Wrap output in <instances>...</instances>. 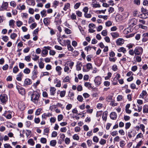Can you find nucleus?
<instances>
[{
  "label": "nucleus",
  "instance_id": "f704fd0d",
  "mask_svg": "<svg viewBox=\"0 0 148 148\" xmlns=\"http://www.w3.org/2000/svg\"><path fill=\"white\" fill-rule=\"evenodd\" d=\"M44 63L42 62V61H40L39 63V67L40 69H42L44 68Z\"/></svg>",
  "mask_w": 148,
  "mask_h": 148
},
{
  "label": "nucleus",
  "instance_id": "ea45409f",
  "mask_svg": "<svg viewBox=\"0 0 148 148\" xmlns=\"http://www.w3.org/2000/svg\"><path fill=\"white\" fill-rule=\"evenodd\" d=\"M16 25L18 27H20L23 24L22 22L20 21H18L16 22Z\"/></svg>",
  "mask_w": 148,
  "mask_h": 148
},
{
  "label": "nucleus",
  "instance_id": "20e7f679",
  "mask_svg": "<svg viewBox=\"0 0 148 148\" xmlns=\"http://www.w3.org/2000/svg\"><path fill=\"white\" fill-rule=\"evenodd\" d=\"M8 97L6 95L3 94L0 96V99L1 102L3 103H5L8 100Z\"/></svg>",
  "mask_w": 148,
  "mask_h": 148
},
{
  "label": "nucleus",
  "instance_id": "2f4dec72",
  "mask_svg": "<svg viewBox=\"0 0 148 148\" xmlns=\"http://www.w3.org/2000/svg\"><path fill=\"white\" fill-rule=\"evenodd\" d=\"M93 141L95 143H98L99 141V139L97 136H94L92 138Z\"/></svg>",
  "mask_w": 148,
  "mask_h": 148
},
{
  "label": "nucleus",
  "instance_id": "f8f14e48",
  "mask_svg": "<svg viewBox=\"0 0 148 148\" xmlns=\"http://www.w3.org/2000/svg\"><path fill=\"white\" fill-rule=\"evenodd\" d=\"M82 66V65L81 62H77L76 66L77 70V71L80 70L81 69Z\"/></svg>",
  "mask_w": 148,
  "mask_h": 148
},
{
  "label": "nucleus",
  "instance_id": "bb28decb",
  "mask_svg": "<svg viewBox=\"0 0 148 148\" xmlns=\"http://www.w3.org/2000/svg\"><path fill=\"white\" fill-rule=\"evenodd\" d=\"M28 143L32 145H34V142L32 139H30L28 140Z\"/></svg>",
  "mask_w": 148,
  "mask_h": 148
},
{
  "label": "nucleus",
  "instance_id": "1a4fd4ad",
  "mask_svg": "<svg viewBox=\"0 0 148 148\" xmlns=\"http://www.w3.org/2000/svg\"><path fill=\"white\" fill-rule=\"evenodd\" d=\"M56 89L55 87H51L50 89V95H54L56 93Z\"/></svg>",
  "mask_w": 148,
  "mask_h": 148
},
{
  "label": "nucleus",
  "instance_id": "3c124183",
  "mask_svg": "<svg viewBox=\"0 0 148 148\" xmlns=\"http://www.w3.org/2000/svg\"><path fill=\"white\" fill-rule=\"evenodd\" d=\"M92 7L93 8H99L101 7L100 5L99 4H97V3H95V4H92Z\"/></svg>",
  "mask_w": 148,
  "mask_h": 148
},
{
  "label": "nucleus",
  "instance_id": "79ce46f5",
  "mask_svg": "<svg viewBox=\"0 0 148 148\" xmlns=\"http://www.w3.org/2000/svg\"><path fill=\"white\" fill-rule=\"evenodd\" d=\"M131 125V124L130 122L127 123L125 124V128L126 129H127L129 128Z\"/></svg>",
  "mask_w": 148,
  "mask_h": 148
},
{
  "label": "nucleus",
  "instance_id": "a19ab883",
  "mask_svg": "<svg viewBox=\"0 0 148 148\" xmlns=\"http://www.w3.org/2000/svg\"><path fill=\"white\" fill-rule=\"evenodd\" d=\"M25 60L27 62H30L31 61V59L30 56H27L25 57Z\"/></svg>",
  "mask_w": 148,
  "mask_h": 148
},
{
  "label": "nucleus",
  "instance_id": "4be33fe9",
  "mask_svg": "<svg viewBox=\"0 0 148 148\" xmlns=\"http://www.w3.org/2000/svg\"><path fill=\"white\" fill-rule=\"evenodd\" d=\"M119 52H123L124 53H125L126 52V50L125 48L123 47H120L118 50Z\"/></svg>",
  "mask_w": 148,
  "mask_h": 148
},
{
  "label": "nucleus",
  "instance_id": "dca6fc26",
  "mask_svg": "<svg viewBox=\"0 0 148 148\" xmlns=\"http://www.w3.org/2000/svg\"><path fill=\"white\" fill-rule=\"evenodd\" d=\"M143 108L144 113H148V106L145 105L143 106Z\"/></svg>",
  "mask_w": 148,
  "mask_h": 148
},
{
  "label": "nucleus",
  "instance_id": "5701e85b",
  "mask_svg": "<svg viewBox=\"0 0 148 148\" xmlns=\"http://www.w3.org/2000/svg\"><path fill=\"white\" fill-rule=\"evenodd\" d=\"M41 15L42 16V17H43L44 16H47L46 14V11L45 10H43L41 12H40Z\"/></svg>",
  "mask_w": 148,
  "mask_h": 148
},
{
  "label": "nucleus",
  "instance_id": "72a5a7b5",
  "mask_svg": "<svg viewBox=\"0 0 148 148\" xmlns=\"http://www.w3.org/2000/svg\"><path fill=\"white\" fill-rule=\"evenodd\" d=\"M17 36V34L14 33L11 34L10 37L11 39H14Z\"/></svg>",
  "mask_w": 148,
  "mask_h": 148
},
{
  "label": "nucleus",
  "instance_id": "412c9836",
  "mask_svg": "<svg viewBox=\"0 0 148 148\" xmlns=\"http://www.w3.org/2000/svg\"><path fill=\"white\" fill-rule=\"evenodd\" d=\"M111 36L113 38H117L119 36V34L116 32H112L110 34Z\"/></svg>",
  "mask_w": 148,
  "mask_h": 148
},
{
  "label": "nucleus",
  "instance_id": "0eeeda50",
  "mask_svg": "<svg viewBox=\"0 0 148 148\" xmlns=\"http://www.w3.org/2000/svg\"><path fill=\"white\" fill-rule=\"evenodd\" d=\"M137 20L135 18L132 19L130 21L129 23H130V26H133L137 24Z\"/></svg>",
  "mask_w": 148,
  "mask_h": 148
},
{
  "label": "nucleus",
  "instance_id": "7ed1b4c3",
  "mask_svg": "<svg viewBox=\"0 0 148 148\" xmlns=\"http://www.w3.org/2000/svg\"><path fill=\"white\" fill-rule=\"evenodd\" d=\"M102 79V78L99 76L95 77L94 82L97 86H99L101 84Z\"/></svg>",
  "mask_w": 148,
  "mask_h": 148
},
{
  "label": "nucleus",
  "instance_id": "e2e57ef3",
  "mask_svg": "<svg viewBox=\"0 0 148 148\" xmlns=\"http://www.w3.org/2000/svg\"><path fill=\"white\" fill-rule=\"evenodd\" d=\"M68 49L69 51H73L74 50L73 48L71 46V45H67Z\"/></svg>",
  "mask_w": 148,
  "mask_h": 148
},
{
  "label": "nucleus",
  "instance_id": "864d4df0",
  "mask_svg": "<svg viewBox=\"0 0 148 148\" xmlns=\"http://www.w3.org/2000/svg\"><path fill=\"white\" fill-rule=\"evenodd\" d=\"M63 116L62 114H60L58 116V121H60L63 119Z\"/></svg>",
  "mask_w": 148,
  "mask_h": 148
},
{
  "label": "nucleus",
  "instance_id": "6e6552de",
  "mask_svg": "<svg viewBox=\"0 0 148 148\" xmlns=\"http://www.w3.org/2000/svg\"><path fill=\"white\" fill-rule=\"evenodd\" d=\"M116 42L118 45H121L124 43V40L122 38H119L117 40Z\"/></svg>",
  "mask_w": 148,
  "mask_h": 148
},
{
  "label": "nucleus",
  "instance_id": "473e14b6",
  "mask_svg": "<svg viewBox=\"0 0 148 148\" xmlns=\"http://www.w3.org/2000/svg\"><path fill=\"white\" fill-rule=\"evenodd\" d=\"M30 72V70L28 68H26L23 71V72L24 73L26 74H29Z\"/></svg>",
  "mask_w": 148,
  "mask_h": 148
},
{
  "label": "nucleus",
  "instance_id": "4c0bfd02",
  "mask_svg": "<svg viewBox=\"0 0 148 148\" xmlns=\"http://www.w3.org/2000/svg\"><path fill=\"white\" fill-rule=\"evenodd\" d=\"M48 19V18H45L43 20L44 23L46 26H47L49 24L47 21Z\"/></svg>",
  "mask_w": 148,
  "mask_h": 148
},
{
  "label": "nucleus",
  "instance_id": "de8ad7c7",
  "mask_svg": "<svg viewBox=\"0 0 148 148\" xmlns=\"http://www.w3.org/2000/svg\"><path fill=\"white\" fill-rule=\"evenodd\" d=\"M65 33L67 34H69L71 33V31L67 28H66L64 30Z\"/></svg>",
  "mask_w": 148,
  "mask_h": 148
},
{
  "label": "nucleus",
  "instance_id": "b1692460",
  "mask_svg": "<svg viewBox=\"0 0 148 148\" xmlns=\"http://www.w3.org/2000/svg\"><path fill=\"white\" fill-rule=\"evenodd\" d=\"M8 3L7 2H4L2 5V8L4 9H6L8 8Z\"/></svg>",
  "mask_w": 148,
  "mask_h": 148
},
{
  "label": "nucleus",
  "instance_id": "774afa93",
  "mask_svg": "<svg viewBox=\"0 0 148 148\" xmlns=\"http://www.w3.org/2000/svg\"><path fill=\"white\" fill-rule=\"evenodd\" d=\"M73 138L74 139L78 140L79 139V136L77 135V134H74L73 136Z\"/></svg>",
  "mask_w": 148,
  "mask_h": 148
},
{
  "label": "nucleus",
  "instance_id": "c85d7f7f",
  "mask_svg": "<svg viewBox=\"0 0 148 148\" xmlns=\"http://www.w3.org/2000/svg\"><path fill=\"white\" fill-rule=\"evenodd\" d=\"M65 67L64 69L65 72H67L69 70V68L68 67V64L66 63L65 65Z\"/></svg>",
  "mask_w": 148,
  "mask_h": 148
},
{
  "label": "nucleus",
  "instance_id": "8fccbe9b",
  "mask_svg": "<svg viewBox=\"0 0 148 148\" xmlns=\"http://www.w3.org/2000/svg\"><path fill=\"white\" fill-rule=\"evenodd\" d=\"M37 25V24L36 23H34L30 26V27L32 29H33Z\"/></svg>",
  "mask_w": 148,
  "mask_h": 148
},
{
  "label": "nucleus",
  "instance_id": "603ef678",
  "mask_svg": "<svg viewBox=\"0 0 148 148\" xmlns=\"http://www.w3.org/2000/svg\"><path fill=\"white\" fill-rule=\"evenodd\" d=\"M140 128L142 131L143 132V133L145 132V126L143 124H140Z\"/></svg>",
  "mask_w": 148,
  "mask_h": 148
},
{
  "label": "nucleus",
  "instance_id": "a211bd4d",
  "mask_svg": "<svg viewBox=\"0 0 148 148\" xmlns=\"http://www.w3.org/2000/svg\"><path fill=\"white\" fill-rule=\"evenodd\" d=\"M143 141L142 140L140 141L137 144L136 147L133 146V148H139L142 144Z\"/></svg>",
  "mask_w": 148,
  "mask_h": 148
},
{
  "label": "nucleus",
  "instance_id": "a18cd8bd",
  "mask_svg": "<svg viewBox=\"0 0 148 148\" xmlns=\"http://www.w3.org/2000/svg\"><path fill=\"white\" fill-rule=\"evenodd\" d=\"M40 141L41 143L45 144L47 142V139L44 138H42L40 139Z\"/></svg>",
  "mask_w": 148,
  "mask_h": 148
},
{
  "label": "nucleus",
  "instance_id": "c756f323",
  "mask_svg": "<svg viewBox=\"0 0 148 148\" xmlns=\"http://www.w3.org/2000/svg\"><path fill=\"white\" fill-rule=\"evenodd\" d=\"M19 70L17 66H15L13 69V72L15 73H16Z\"/></svg>",
  "mask_w": 148,
  "mask_h": 148
},
{
  "label": "nucleus",
  "instance_id": "ddd939ff",
  "mask_svg": "<svg viewBox=\"0 0 148 148\" xmlns=\"http://www.w3.org/2000/svg\"><path fill=\"white\" fill-rule=\"evenodd\" d=\"M52 114L50 113H48L47 114L45 113H44L42 115V119H46V117H49V116H51Z\"/></svg>",
  "mask_w": 148,
  "mask_h": 148
},
{
  "label": "nucleus",
  "instance_id": "680f3d73",
  "mask_svg": "<svg viewBox=\"0 0 148 148\" xmlns=\"http://www.w3.org/2000/svg\"><path fill=\"white\" fill-rule=\"evenodd\" d=\"M84 16L86 18H90L91 17V15L90 14H87V13H85Z\"/></svg>",
  "mask_w": 148,
  "mask_h": 148
},
{
  "label": "nucleus",
  "instance_id": "9d476101",
  "mask_svg": "<svg viewBox=\"0 0 148 148\" xmlns=\"http://www.w3.org/2000/svg\"><path fill=\"white\" fill-rule=\"evenodd\" d=\"M32 82L31 79L29 78H26L25 79L24 86L25 85H29L32 84Z\"/></svg>",
  "mask_w": 148,
  "mask_h": 148
},
{
  "label": "nucleus",
  "instance_id": "6ab92c4d",
  "mask_svg": "<svg viewBox=\"0 0 148 148\" xmlns=\"http://www.w3.org/2000/svg\"><path fill=\"white\" fill-rule=\"evenodd\" d=\"M48 53V51L46 49H44L42 51V52L41 53L42 56L44 57L45 56L44 55H47Z\"/></svg>",
  "mask_w": 148,
  "mask_h": 148
},
{
  "label": "nucleus",
  "instance_id": "423d86ee",
  "mask_svg": "<svg viewBox=\"0 0 148 148\" xmlns=\"http://www.w3.org/2000/svg\"><path fill=\"white\" fill-rule=\"evenodd\" d=\"M142 41L143 42H146L148 40V32L143 34Z\"/></svg>",
  "mask_w": 148,
  "mask_h": 148
},
{
  "label": "nucleus",
  "instance_id": "09e8293b",
  "mask_svg": "<svg viewBox=\"0 0 148 148\" xmlns=\"http://www.w3.org/2000/svg\"><path fill=\"white\" fill-rule=\"evenodd\" d=\"M77 99L80 102H82L83 100V98L81 95H79L77 96Z\"/></svg>",
  "mask_w": 148,
  "mask_h": 148
},
{
  "label": "nucleus",
  "instance_id": "a878e982",
  "mask_svg": "<svg viewBox=\"0 0 148 148\" xmlns=\"http://www.w3.org/2000/svg\"><path fill=\"white\" fill-rule=\"evenodd\" d=\"M56 143L57 142L56 140H51L50 142V145L53 146H55Z\"/></svg>",
  "mask_w": 148,
  "mask_h": 148
},
{
  "label": "nucleus",
  "instance_id": "6e6d98bb",
  "mask_svg": "<svg viewBox=\"0 0 148 148\" xmlns=\"http://www.w3.org/2000/svg\"><path fill=\"white\" fill-rule=\"evenodd\" d=\"M143 137V134L141 133H140L136 136V139H137L139 138H141Z\"/></svg>",
  "mask_w": 148,
  "mask_h": 148
},
{
  "label": "nucleus",
  "instance_id": "bf43d9fd",
  "mask_svg": "<svg viewBox=\"0 0 148 148\" xmlns=\"http://www.w3.org/2000/svg\"><path fill=\"white\" fill-rule=\"evenodd\" d=\"M102 35L103 36H106L107 35V32L106 30H103L101 33Z\"/></svg>",
  "mask_w": 148,
  "mask_h": 148
},
{
  "label": "nucleus",
  "instance_id": "9b49d317",
  "mask_svg": "<svg viewBox=\"0 0 148 148\" xmlns=\"http://www.w3.org/2000/svg\"><path fill=\"white\" fill-rule=\"evenodd\" d=\"M110 116L111 119L115 120L117 117V115L115 112H113L110 114Z\"/></svg>",
  "mask_w": 148,
  "mask_h": 148
},
{
  "label": "nucleus",
  "instance_id": "f3484780",
  "mask_svg": "<svg viewBox=\"0 0 148 148\" xmlns=\"http://www.w3.org/2000/svg\"><path fill=\"white\" fill-rule=\"evenodd\" d=\"M62 69L59 66H57L56 67V70L58 72L59 75H60L61 74V70Z\"/></svg>",
  "mask_w": 148,
  "mask_h": 148
},
{
  "label": "nucleus",
  "instance_id": "c9c22d12",
  "mask_svg": "<svg viewBox=\"0 0 148 148\" xmlns=\"http://www.w3.org/2000/svg\"><path fill=\"white\" fill-rule=\"evenodd\" d=\"M106 140L102 138L101 139V140L99 142L100 144L103 145L106 144Z\"/></svg>",
  "mask_w": 148,
  "mask_h": 148
},
{
  "label": "nucleus",
  "instance_id": "37998d69",
  "mask_svg": "<svg viewBox=\"0 0 148 148\" xmlns=\"http://www.w3.org/2000/svg\"><path fill=\"white\" fill-rule=\"evenodd\" d=\"M125 141L123 140H122L120 142V146L121 147H123L125 145Z\"/></svg>",
  "mask_w": 148,
  "mask_h": 148
},
{
  "label": "nucleus",
  "instance_id": "2eb2a0df",
  "mask_svg": "<svg viewBox=\"0 0 148 148\" xmlns=\"http://www.w3.org/2000/svg\"><path fill=\"white\" fill-rule=\"evenodd\" d=\"M25 8V6L24 5L21 6V4L19 5L17 7V9L18 10H24Z\"/></svg>",
  "mask_w": 148,
  "mask_h": 148
},
{
  "label": "nucleus",
  "instance_id": "0e129e2a",
  "mask_svg": "<svg viewBox=\"0 0 148 148\" xmlns=\"http://www.w3.org/2000/svg\"><path fill=\"white\" fill-rule=\"evenodd\" d=\"M4 148H12L9 144L6 143L4 145Z\"/></svg>",
  "mask_w": 148,
  "mask_h": 148
},
{
  "label": "nucleus",
  "instance_id": "f257e3e1",
  "mask_svg": "<svg viewBox=\"0 0 148 148\" xmlns=\"http://www.w3.org/2000/svg\"><path fill=\"white\" fill-rule=\"evenodd\" d=\"M40 94L37 91H34L31 95V100L35 103H37L39 100Z\"/></svg>",
  "mask_w": 148,
  "mask_h": 148
},
{
  "label": "nucleus",
  "instance_id": "58836bf2",
  "mask_svg": "<svg viewBox=\"0 0 148 148\" xmlns=\"http://www.w3.org/2000/svg\"><path fill=\"white\" fill-rule=\"evenodd\" d=\"M147 94V93L146 91L143 90L141 94L140 95V96H141L143 98Z\"/></svg>",
  "mask_w": 148,
  "mask_h": 148
},
{
  "label": "nucleus",
  "instance_id": "4468645a",
  "mask_svg": "<svg viewBox=\"0 0 148 148\" xmlns=\"http://www.w3.org/2000/svg\"><path fill=\"white\" fill-rule=\"evenodd\" d=\"M55 83H57L56 86V87H60L61 86V82L60 80H59L57 78L55 79Z\"/></svg>",
  "mask_w": 148,
  "mask_h": 148
},
{
  "label": "nucleus",
  "instance_id": "052dcab7",
  "mask_svg": "<svg viewBox=\"0 0 148 148\" xmlns=\"http://www.w3.org/2000/svg\"><path fill=\"white\" fill-rule=\"evenodd\" d=\"M25 66L24 64L23 63L19 62V66L21 69H23Z\"/></svg>",
  "mask_w": 148,
  "mask_h": 148
},
{
  "label": "nucleus",
  "instance_id": "f03ea898",
  "mask_svg": "<svg viewBox=\"0 0 148 148\" xmlns=\"http://www.w3.org/2000/svg\"><path fill=\"white\" fill-rule=\"evenodd\" d=\"M143 52V49L140 47H136L134 49V53L136 55H141Z\"/></svg>",
  "mask_w": 148,
  "mask_h": 148
},
{
  "label": "nucleus",
  "instance_id": "13d9d810",
  "mask_svg": "<svg viewBox=\"0 0 148 148\" xmlns=\"http://www.w3.org/2000/svg\"><path fill=\"white\" fill-rule=\"evenodd\" d=\"M2 38L4 41L5 42H7L9 39L8 37L7 36H3Z\"/></svg>",
  "mask_w": 148,
  "mask_h": 148
},
{
  "label": "nucleus",
  "instance_id": "69168bd1",
  "mask_svg": "<svg viewBox=\"0 0 148 148\" xmlns=\"http://www.w3.org/2000/svg\"><path fill=\"white\" fill-rule=\"evenodd\" d=\"M80 5V3H76L74 5V8L75 9H77L78 8L79 6Z\"/></svg>",
  "mask_w": 148,
  "mask_h": 148
},
{
  "label": "nucleus",
  "instance_id": "393cba45",
  "mask_svg": "<svg viewBox=\"0 0 148 148\" xmlns=\"http://www.w3.org/2000/svg\"><path fill=\"white\" fill-rule=\"evenodd\" d=\"M91 85V84L89 82H86L84 83V86L86 87H88L89 88H92Z\"/></svg>",
  "mask_w": 148,
  "mask_h": 148
},
{
  "label": "nucleus",
  "instance_id": "39448f33",
  "mask_svg": "<svg viewBox=\"0 0 148 148\" xmlns=\"http://www.w3.org/2000/svg\"><path fill=\"white\" fill-rule=\"evenodd\" d=\"M16 87L20 94L23 95L25 94V89L23 87L19 86H17Z\"/></svg>",
  "mask_w": 148,
  "mask_h": 148
},
{
  "label": "nucleus",
  "instance_id": "5fc2aeb1",
  "mask_svg": "<svg viewBox=\"0 0 148 148\" xmlns=\"http://www.w3.org/2000/svg\"><path fill=\"white\" fill-rule=\"evenodd\" d=\"M57 133L56 131H53L51 137H55L57 136Z\"/></svg>",
  "mask_w": 148,
  "mask_h": 148
},
{
  "label": "nucleus",
  "instance_id": "aec40b11",
  "mask_svg": "<svg viewBox=\"0 0 148 148\" xmlns=\"http://www.w3.org/2000/svg\"><path fill=\"white\" fill-rule=\"evenodd\" d=\"M29 5L34 6L35 4L34 0H31L27 2Z\"/></svg>",
  "mask_w": 148,
  "mask_h": 148
},
{
  "label": "nucleus",
  "instance_id": "c03bdc74",
  "mask_svg": "<svg viewBox=\"0 0 148 148\" xmlns=\"http://www.w3.org/2000/svg\"><path fill=\"white\" fill-rule=\"evenodd\" d=\"M42 110V109L38 108V109L36 111L35 114L36 115H39L40 114V113Z\"/></svg>",
  "mask_w": 148,
  "mask_h": 148
},
{
  "label": "nucleus",
  "instance_id": "49530a36",
  "mask_svg": "<svg viewBox=\"0 0 148 148\" xmlns=\"http://www.w3.org/2000/svg\"><path fill=\"white\" fill-rule=\"evenodd\" d=\"M69 76H66L63 80V82H68L69 81Z\"/></svg>",
  "mask_w": 148,
  "mask_h": 148
},
{
  "label": "nucleus",
  "instance_id": "7c9ffc66",
  "mask_svg": "<svg viewBox=\"0 0 148 148\" xmlns=\"http://www.w3.org/2000/svg\"><path fill=\"white\" fill-rule=\"evenodd\" d=\"M86 67L88 71L92 68V64L90 63H88L86 64Z\"/></svg>",
  "mask_w": 148,
  "mask_h": 148
},
{
  "label": "nucleus",
  "instance_id": "e433bc0d",
  "mask_svg": "<svg viewBox=\"0 0 148 148\" xmlns=\"http://www.w3.org/2000/svg\"><path fill=\"white\" fill-rule=\"evenodd\" d=\"M66 94V91L64 90H63L62 91H61L60 92V96L62 97H64Z\"/></svg>",
  "mask_w": 148,
  "mask_h": 148
},
{
  "label": "nucleus",
  "instance_id": "4d7b16f0",
  "mask_svg": "<svg viewBox=\"0 0 148 148\" xmlns=\"http://www.w3.org/2000/svg\"><path fill=\"white\" fill-rule=\"evenodd\" d=\"M109 59L110 62H114L116 61V58H111V57H109Z\"/></svg>",
  "mask_w": 148,
  "mask_h": 148
},
{
  "label": "nucleus",
  "instance_id": "338daca9",
  "mask_svg": "<svg viewBox=\"0 0 148 148\" xmlns=\"http://www.w3.org/2000/svg\"><path fill=\"white\" fill-rule=\"evenodd\" d=\"M72 106L71 104H68L66 106V109L67 110H69L71 108Z\"/></svg>",
  "mask_w": 148,
  "mask_h": 148
},
{
  "label": "nucleus",
  "instance_id": "cd10ccee",
  "mask_svg": "<svg viewBox=\"0 0 148 148\" xmlns=\"http://www.w3.org/2000/svg\"><path fill=\"white\" fill-rule=\"evenodd\" d=\"M15 21L13 20H11L9 21V25L10 26H12V27L14 28V23Z\"/></svg>",
  "mask_w": 148,
  "mask_h": 148
}]
</instances>
